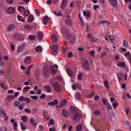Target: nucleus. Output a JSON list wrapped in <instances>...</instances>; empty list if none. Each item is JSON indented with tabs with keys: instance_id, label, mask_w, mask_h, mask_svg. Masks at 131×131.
<instances>
[{
	"instance_id": "35",
	"label": "nucleus",
	"mask_w": 131,
	"mask_h": 131,
	"mask_svg": "<svg viewBox=\"0 0 131 131\" xmlns=\"http://www.w3.org/2000/svg\"><path fill=\"white\" fill-rule=\"evenodd\" d=\"M109 38L110 41L112 42L114 41L115 37L114 36H109Z\"/></svg>"
},
{
	"instance_id": "25",
	"label": "nucleus",
	"mask_w": 131,
	"mask_h": 131,
	"mask_svg": "<svg viewBox=\"0 0 131 131\" xmlns=\"http://www.w3.org/2000/svg\"><path fill=\"white\" fill-rule=\"evenodd\" d=\"M21 119L25 123L27 122L28 120L27 117L25 116H23L21 117Z\"/></svg>"
},
{
	"instance_id": "40",
	"label": "nucleus",
	"mask_w": 131,
	"mask_h": 131,
	"mask_svg": "<svg viewBox=\"0 0 131 131\" xmlns=\"http://www.w3.org/2000/svg\"><path fill=\"white\" fill-rule=\"evenodd\" d=\"M30 88L29 86H28L27 87H24L23 90V92H27V91Z\"/></svg>"
},
{
	"instance_id": "52",
	"label": "nucleus",
	"mask_w": 131,
	"mask_h": 131,
	"mask_svg": "<svg viewBox=\"0 0 131 131\" xmlns=\"http://www.w3.org/2000/svg\"><path fill=\"white\" fill-rule=\"evenodd\" d=\"M31 97L33 99L36 100L38 99V96L37 95H34L31 96Z\"/></svg>"
},
{
	"instance_id": "24",
	"label": "nucleus",
	"mask_w": 131,
	"mask_h": 131,
	"mask_svg": "<svg viewBox=\"0 0 131 131\" xmlns=\"http://www.w3.org/2000/svg\"><path fill=\"white\" fill-rule=\"evenodd\" d=\"M18 10L19 12H23L25 10V8L22 6H19L17 7Z\"/></svg>"
},
{
	"instance_id": "50",
	"label": "nucleus",
	"mask_w": 131,
	"mask_h": 131,
	"mask_svg": "<svg viewBox=\"0 0 131 131\" xmlns=\"http://www.w3.org/2000/svg\"><path fill=\"white\" fill-rule=\"evenodd\" d=\"M82 75V74L81 73H80L78 74V78L79 80H81Z\"/></svg>"
},
{
	"instance_id": "46",
	"label": "nucleus",
	"mask_w": 131,
	"mask_h": 131,
	"mask_svg": "<svg viewBox=\"0 0 131 131\" xmlns=\"http://www.w3.org/2000/svg\"><path fill=\"white\" fill-rule=\"evenodd\" d=\"M104 84L106 88L107 89L109 88V85L108 84V82L107 81H104Z\"/></svg>"
},
{
	"instance_id": "38",
	"label": "nucleus",
	"mask_w": 131,
	"mask_h": 131,
	"mask_svg": "<svg viewBox=\"0 0 131 131\" xmlns=\"http://www.w3.org/2000/svg\"><path fill=\"white\" fill-rule=\"evenodd\" d=\"M118 66L120 67H125V63L124 62H122L118 64Z\"/></svg>"
},
{
	"instance_id": "51",
	"label": "nucleus",
	"mask_w": 131,
	"mask_h": 131,
	"mask_svg": "<svg viewBox=\"0 0 131 131\" xmlns=\"http://www.w3.org/2000/svg\"><path fill=\"white\" fill-rule=\"evenodd\" d=\"M24 101H26V103L27 104L28 103H29L30 102V100L28 98L26 97L25 98L24 100Z\"/></svg>"
},
{
	"instance_id": "39",
	"label": "nucleus",
	"mask_w": 131,
	"mask_h": 131,
	"mask_svg": "<svg viewBox=\"0 0 131 131\" xmlns=\"http://www.w3.org/2000/svg\"><path fill=\"white\" fill-rule=\"evenodd\" d=\"M102 101L103 104L105 105H106L109 103L107 102V101L105 98H103L102 99Z\"/></svg>"
},
{
	"instance_id": "5",
	"label": "nucleus",
	"mask_w": 131,
	"mask_h": 131,
	"mask_svg": "<svg viewBox=\"0 0 131 131\" xmlns=\"http://www.w3.org/2000/svg\"><path fill=\"white\" fill-rule=\"evenodd\" d=\"M14 38L17 40L21 41L24 39V36L19 34H16L14 36Z\"/></svg>"
},
{
	"instance_id": "6",
	"label": "nucleus",
	"mask_w": 131,
	"mask_h": 131,
	"mask_svg": "<svg viewBox=\"0 0 131 131\" xmlns=\"http://www.w3.org/2000/svg\"><path fill=\"white\" fill-rule=\"evenodd\" d=\"M81 115L80 114L77 113L73 115L72 117H71V118L74 120H79L81 118Z\"/></svg>"
},
{
	"instance_id": "44",
	"label": "nucleus",
	"mask_w": 131,
	"mask_h": 131,
	"mask_svg": "<svg viewBox=\"0 0 131 131\" xmlns=\"http://www.w3.org/2000/svg\"><path fill=\"white\" fill-rule=\"evenodd\" d=\"M95 54V51L93 50L90 52V54L91 57H93Z\"/></svg>"
},
{
	"instance_id": "20",
	"label": "nucleus",
	"mask_w": 131,
	"mask_h": 131,
	"mask_svg": "<svg viewBox=\"0 0 131 131\" xmlns=\"http://www.w3.org/2000/svg\"><path fill=\"white\" fill-rule=\"evenodd\" d=\"M66 71L69 76H71L73 75V73L69 68H67Z\"/></svg>"
},
{
	"instance_id": "15",
	"label": "nucleus",
	"mask_w": 131,
	"mask_h": 131,
	"mask_svg": "<svg viewBox=\"0 0 131 131\" xmlns=\"http://www.w3.org/2000/svg\"><path fill=\"white\" fill-rule=\"evenodd\" d=\"M51 41L54 43L57 40L56 37L54 35H52L51 36Z\"/></svg>"
},
{
	"instance_id": "61",
	"label": "nucleus",
	"mask_w": 131,
	"mask_h": 131,
	"mask_svg": "<svg viewBox=\"0 0 131 131\" xmlns=\"http://www.w3.org/2000/svg\"><path fill=\"white\" fill-rule=\"evenodd\" d=\"M14 96L12 95H9L7 97V99L10 98L11 99H13L14 98Z\"/></svg>"
},
{
	"instance_id": "42",
	"label": "nucleus",
	"mask_w": 131,
	"mask_h": 131,
	"mask_svg": "<svg viewBox=\"0 0 131 131\" xmlns=\"http://www.w3.org/2000/svg\"><path fill=\"white\" fill-rule=\"evenodd\" d=\"M91 40H90V41L92 42L94 41H97V40L96 38L94 37L93 36L91 37Z\"/></svg>"
},
{
	"instance_id": "1",
	"label": "nucleus",
	"mask_w": 131,
	"mask_h": 131,
	"mask_svg": "<svg viewBox=\"0 0 131 131\" xmlns=\"http://www.w3.org/2000/svg\"><path fill=\"white\" fill-rule=\"evenodd\" d=\"M58 68V66L56 65H53L50 68L48 65L45 66L43 69V75L45 77L47 78L49 77V72L53 76H54L57 73Z\"/></svg>"
},
{
	"instance_id": "26",
	"label": "nucleus",
	"mask_w": 131,
	"mask_h": 131,
	"mask_svg": "<svg viewBox=\"0 0 131 131\" xmlns=\"http://www.w3.org/2000/svg\"><path fill=\"white\" fill-rule=\"evenodd\" d=\"M33 18L32 16L30 15L27 18L28 21L30 23L32 22L33 20Z\"/></svg>"
},
{
	"instance_id": "10",
	"label": "nucleus",
	"mask_w": 131,
	"mask_h": 131,
	"mask_svg": "<svg viewBox=\"0 0 131 131\" xmlns=\"http://www.w3.org/2000/svg\"><path fill=\"white\" fill-rule=\"evenodd\" d=\"M65 22L66 24L68 26H71L72 21L70 18H68L65 20Z\"/></svg>"
},
{
	"instance_id": "21",
	"label": "nucleus",
	"mask_w": 131,
	"mask_h": 131,
	"mask_svg": "<svg viewBox=\"0 0 131 131\" xmlns=\"http://www.w3.org/2000/svg\"><path fill=\"white\" fill-rule=\"evenodd\" d=\"M40 75V72L38 69L36 70L35 74V77L37 80H38Z\"/></svg>"
},
{
	"instance_id": "13",
	"label": "nucleus",
	"mask_w": 131,
	"mask_h": 131,
	"mask_svg": "<svg viewBox=\"0 0 131 131\" xmlns=\"http://www.w3.org/2000/svg\"><path fill=\"white\" fill-rule=\"evenodd\" d=\"M109 2L113 6H116L117 5V0H109Z\"/></svg>"
},
{
	"instance_id": "16",
	"label": "nucleus",
	"mask_w": 131,
	"mask_h": 131,
	"mask_svg": "<svg viewBox=\"0 0 131 131\" xmlns=\"http://www.w3.org/2000/svg\"><path fill=\"white\" fill-rule=\"evenodd\" d=\"M48 21V17L46 16H45L43 19V23L45 25H46L47 24V22Z\"/></svg>"
},
{
	"instance_id": "14",
	"label": "nucleus",
	"mask_w": 131,
	"mask_h": 131,
	"mask_svg": "<svg viewBox=\"0 0 131 131\" xmlns=\"http://www.w3.org/2000/svg\"><path fill=\"white\" fill-rule=\"evenodd\" d=\"M67 103V101L66 100L63 99L61 101L60 103V107L61 108H62Z\"/></svg>"
},
{
	"instance_id": "11",
	"label": "nucleus",
	"mask_w": 131,
	"mask_h": 131,
	"mask_svg": "<svg viewBox=\"0 0 131 131\" xmlns=\"http://www.w3.org/2000/svg\"><path fill=\"white\" fill-rule=\"evenodd\" d=\"M62 114L64 117L67 118L68 117L69 113L68 111L64 109L62 110Z\"/></svg>"
},
{
	"instance_id": "22",
	"label": "nucleus",
	"mask_w": 131,
	"mask_h": 131,
	"mask_svg": "<svg viewBox=\"0 0 131 131\" xmlns=\"http://www.w3.org/2000/svg\"><path fill=\"white\" fill-rule=\"evenodd\" d=\"M31 61L30 58L29 57H27L26 58V59L25 60L24 62L26 63H29Z\"/></svg>"
},
{
	"instance_id": "23",
	"label": "nucleus",
	"mask_w": 131,
	"mask_h": 131,
	"mask_svg": "<svg viewBox=\"0 0 131 131\" xmlns=\"http://www.w3.org/2000/svg\"><path fill=\"white\" fill-rule=\"evenodd\" d=\"M36 51L38 53H40L42 52V48L41 47L38 46L35 49Z\"/></svg>"
},
{
	"instance_id": "55",
	"label": "nucleus",
	"mask_w": 131,
	"mask_h": 131,
	"mask_svg": "<svg viewBox=\"0 0 131 131\" xmlns=\"http://www.w3.org/2000/svg\"><path fill=\"white\" fill-rule=\"evenodd\" d=\"M101 112L100 111L97 110L95 112V114L96 115H97L100 114Z\"/></svg>"
},
{
	"instance_id": "47",
	"label": "nucleus",
	"mask_w": 131,
	"mask_h": 131,
	"mask_svg": "<svg viewBox=\"0 0 131 131\" xmlns=\"http://www.w3.org/2000/svg\"><path fill=\"white\" fill-rule=\"evenodd\" d=\"M81 1H77L76 2V4L77 7H79L81 5Z\"/></svg>"
},
{
	"instance_id": "18",
	"label": "nucleus",
	"mask_w": 131,
	"mask_h": 131,
	"mask_svg": "<svg viewBox=\"0 0 131 131\" xmlns=\"http://www.w3.org/2000/svg\"><path fill=\"white\" fill-rule=\"evenodd\" d=\"M15 27L14 25L13 24H10L8 26L7 28V30L9 31L13 29Z\"/></svg>"
},
{
	"instance_id": "58",
	"label": "nucleus",
	"mask_w": 131,
	"mask_h": 131,
	"mask_svg": "<svg viewBox=\"0 0 131 131\" xmlns=\"http://www.w3.org/2000/svg\"><path fill=\"white\" fill-rule=\"evenodd\" d=\"M54 105H57L58 104V101L57 100L55 99L52 102Z\"/></svg>"
},
{
	"instance_id": "57",
	"label": "nucleus",
	"mask_w": 131,
	"mask_h": 131,
	"mask_svg": "<svg viewBox=\"0 0 131 131\" xmlns=\"http://www.w3.org/2000/svg\"><path fill=\"white\" fill-rule=\"evenodd\" d=\"M20 103L19 101H17L15 102L14 105L16 106L17 107Z\"/></svg>"
},
{
	"instance_id": "56",
	"label": "nucleus",
	"mask_w": 131,
	"mask_h": 131,
	"mask_svg": "<svg viewBox=\"0 0 131 131\" xmlns=\"http://www.w3.org/2000/svg\"><path fill=\"white\" fill-rule=\"evenodd\" d=\"M118 103H114L112 104V105L114 108H115L117 106Z\"/></svg>"
},
{
	"instance_id": "31",
	"label": "nucleus",
	"mask_w": 131,
	"mask_h": 131,
	"mask_svg": "<svg viewBox=\"0 0 131 131\" xmlns=\"http://www.w3.org/2000/svg\"><path fill=\"white\" fill-rule=\"evenodd\" d=\"M36 38V36L34 35H30L29 37V39L32 41L35 40Z\"/></svg>"
},
{
	"instance_id": "36",
	"label": "nucleus",
	"mask_w": 131,
	"mask_h": 131,
	"mask_svg": "<svg viewBox=\"0 0 131 131\" xmlns=\"http://www.w3.org/2000/svg\"><path fill=\"white\" fill-rule=\"evenodd\" d=\"M0 131H7L6 127L4 126L1 127L0 128Z\"/></svg>"
},
{
	"instance_id": "33",
	"label": "nucleus",
	"mask_w": 131,
	"mask_h": 131,
	"mask_svg": "<svg viewBox=\"0 0 131 131\" xmlns=\"http://www.w3.org/2000/svg\"><path fill=\"white\" fill-rule=\"evenodd\" d=\"M17 18L18 19L19 21H21L23 22L24 21V19L20 15H18L17 16Z\"/></svg>"
},
{
	"instance_id": "48",
	"label": "nucleus",
	"mask_w": 131,
	"mask_h": 131,
	"mask_svg": "<svg viewBox=\"0 0 131 131\" xmlns=\"http://www.w3.org/2000/svg\"><path fill=\"white\" fill-rule=\"evenodd\" d=\"M54 13L57 16H61L62 12V11H60L58 13H57L56 12H54Z\"/></svg>"
},
{
	"instance_id": "8",
	"label": "nucleus",
	"mask_w": 131,
	"mask_h": 131,
	"mask_svg": "<svg viewBox=\"0 0 131 131\" xmlns=\"http://www.w3.org/2000/svg\"><path fill=\"white\" fill-rule=\"evenodd\" d=\"M67 1L64 0H62L60 6V8L62 10L65 8L66 5Z\"/></svg>"
},
{
	"instance_id": "27",
	"label": "nucleus",
	"mask_w": 131,
	"mask_h": 131,
	"mask_svg": "<svg viewBox=\"0 0 131 131\" xmlns=\"http://www.w3.org/2000/svg\"><path fill=\"white\" fill-rule=\"evenodd\" d=\"M20 124L21 129L23 130H25L26 128V125L25 124L21 122L20 123Z\"/></svg>"
},
{
	"instance_id": "19",
	"label": "nucleus",
	"mask_w": 131,
	"mask_h": 131,
	"mask_svg": "<svg viewBox=\"0 0 131 131\" xmlns=\"http://www.w3.org/2000/svg\"><path fill=\"white\" fill-rule=\"evenodd\" d=\"M43 36V34L42 32H39L38 34V38L40 41L41 40Z\"/></svg>"
},
{
	"instance_id": "63",
	"label": "nucleus",
	"mask_w": 131,
	"mask_h": 131,
	"mask_svg": "<svg viewBox=\"0 0 131 131\" xmlns=\"http://www.w3.org/2000/svg\"><path fill=\"white\" fill-rule=\"evenodd\" d=\"M10 48L12 50H14V46L11 43L10 45Z\"/></svg>"
},
{
	"instance_id": "4",
	"label": "nucleus",
	"mask_w": 131,
	"mask_h": 131,
	"mask_svg": "<svg viewBox=\"0 0 131 131\" xmlns=\"http://www.w3.org/2000/svg\"><path fill=\"white\" fill-rule=\"evenodd\" d=\"M53 87L55 90L58 92L61 91V88L60 85L57 82L54 83L53 84Z\"/></svg>"
},
{
	"instance_id": "12",
	"label": "nucleus",
	"mask_w": 131,
	"mask_h": 131,
	"mask_svg": "<svg viewBox=\"0 0 131 131\" xmlns=\"http://www.w3.org/2000/svg\"><path fill=\"white\" fill-rule=\"evenodd\" d=\"M30 123L33 126H37V123L36 121L33 118H31L29 121Z\"/></svg>"
},
{
	"instance_id": "3",
	"label": "nucleus",
	"mask_w": 131,
	"mask_h": 131,
	"mask_svg": "<svg viewBox=\"0 0 131 131\" xmlns=\"http://www.w3.org/2000/svg\"><path fill=\"white\" fill-rule=\"evenodd\" d=\"M62 33L64 37L68 38L70 36L68 30L66 28L62 29Z\"/></svg>"
},
{
	"instance_id": "59",
	"label": "nucleus",
	"mask_w": 131,
	"mask_h": 131,
	"mask_svg": "<svg viewBox=\"0 0 131 131\" xmlns=\"http://www.w3.org/2000/svg\"><path fill=\"white\" fill-rule=\"evenodd\" d=\"M46 96V95L44 94H42L39 97L41 99H43Z\"/></svg>"
},
{
	"instance_id": "28",
	"label": "nucleus",
	"mask_w": 131,
	"mask_h": 131,
	"mask_svg": "<svg viewBox=\"0 0 131 131\" xmlns=\"http://www.w3.org/2000/svg\"><path fill=\"white\" fill-rule=\"evenodd\" d=\"M58 46L57 45H54L52 47V49L53 52H56L58 49Z\"/></svg>"
},
{
	"instance_id": "54",
	"label": "nucleus",
	"mask_w": 131,
	"mask_h": 131,
	"mask_svg": "<svg viewBox=\"0 0 131 131\" xmlns=\"http://www.w3.org/2000/svg\"><path fill=\"white\" fill-rule=\"evenodd\" d=\"M0 86L3 89H5V87L4 86V84L2 82H1L0 83Z\"/></svg>"
},
{
	"instance_id": "53",
	"label": "nucleus",
	"mask_w": 131,
	"mask_h": 131,
	"mask_svg": "<svg viewBox=\"0 0 131 131\" xmlns=\"http://www.w3.org/2000/svg\"><path fill=\"white\" fill-rule=\"evenodd\" d=\"M106 105H107V107L108 109L111 110L112 109V106L109 103H108Z\"/></svg>"
},
{
	"instance_id": "7",
	"label": "nucleus",
	"mask_w": 131,
	"mask_h": 131,
	"mask_svg": "<svg viewBox=\"0 0 131 131\" xmlns=\"http://www.w3.org/2000/svg\"><path fill=\"white\" fill-rule=\"evenodd\" d=\"M15 11V8L11 6H10L8 7L7 9V13L9 14H14Z\"/></svg>"
},
{
	"instance_id": "29",
	"label": "nucleus",
	"mask_w": 131,
	"mask_h": 131,
	"mask_svg": "<svg viewBox=\"0 0 131 131\" xmlns=\"http://www.w3.org/2000/svg\"><path fill=\"white\" fill-rule=\"evenodd\" d=\"M123 46L126 48L128 46V43L125 40H124L123 41Z\"/></svg>"
},
{
	"instance_id": "30",
	"label": "nucleus",
	"mask_w": 131,
	"mask_h": 131,
	"mask_svg": "<svg viewBox=\"0 0 131 131\" xmlns=\"http://www.w3.org/2000/svg\"><path fill=\"white\" fill-rule=\"evenodd\" d=\"M2 113V118H3V116H4L5 117H4V119L5 120V121H7V119L8 117L6 115L5 111H3Z\"/></svg>"
},
{
	"instance_id": "17",
	"label": "nucleus",
	"mask_w": 131,
	"mask_h": 131,
	"mask_svg": "<svg viewBox=\"0 0 131 131\" xmlns=\"http://www.w3.org/2000/svg\"><path fill=\"white\" fill-rule=\"evenodd\" d=\"M82 128V126L81 124H80L76 126V129L77 131H81Z\"/></svg>"
},
{
	"instance_id": "32",
	"label": "nucleus",
	"mask_w": 131,
	"mask_h": 131,
	"mask_svg": "<svg viewBox=\"0 0 131 131\" xmlns=\"http://www.w3.org/2000/svg\"><path fill=\"white\" fill-rule=\"evenodd\" d=\"M75 98L77 100H80L81 99L80 94L78 92L76 93L75 94Z\"/></svg>"
},
{
	"instance_id": "45",
	"label": "nucleus",
	"mask_w": 131,
	"mask_h": 131,
	"mask_svg": "<svg viewBox=\"0 0 131 131\" xmlns=\"http://www.w3.org/2000/svg\"><path fill=\"white\" fill-rule=\"evenodd\" d=\"M13 125L14 126V130H16V128L17 127V122H15L13 123Z\"/></svg>"
},
{
	"instance_id": "9",
	"label": "nucleus",
	"mask_w": 131,
	"mask_h": 131,
	"mask_svg": "<svg viewBox=\"0 0 131 131\" xmlns=\"http://www.w3.org/2000/svg\"><path fill=\"white\" fill-rule=\"evenodd\" d=\"M25 47V44L24 43L19 46L17 49V52L20 53L23 50Z\"/></svg>"
},
{
	"instance_id": "43",
	"label": "nucleus",
	"mask_w": 131,
	"mask_h": 131,
	"mask_svg": "<svg viewBox=\"0 0 131 131\" xmlns=\"http://www.w3.org/2000/svg\"><path fill=\"white\" fill-rule=\"evenodd\" d=\"M30 12L28 10H25L24 12V15L25 16H27L29 14Z\"/></svg>"
},
{
	"instance_id": "2",
	"label": "nucleus",
	"mask_w": 131,
	"mask_h": 131,
	"mask_svg": "<svg viewBox=\"0 0 131 131\" xmlns=\"http://www.w3.org/2000/svg\"><path fill=\"white\" fill-rule=\"evenodd\" d=\"M82 64V67L85 71H88L90 70V67L89 65L88 61L87 60L84 62L83 64Z\"/></svg>"
},
{
	"instance_id": "41",
	"label": "nucleus",
	"mask_w": 131,
	"mask_h": 131,
	"mask_svg": "<svg viewBox=\"0 0 131 131\" xmlns=\"http://www.w3.org/2000/svg\"><path fill=\"white\" fill-rule=\"evenodd\" d=\"M25 28L27 30H30L31 29V26L28 25H26L24 26Z\"/></svg>"
},
{
	"instance_id": "60",
	"label": "nucleus",
	"mask_w": 131,
	"mask_h": 131,
	"mask_svg": "<svg viewBox=\"0 0 131 131\" xmlns=\"http://www.w3.org/2000/svg\"><path fill=\"white\" fill-rule=\"evenodd\" d=\"M107 52L106 51H105L104 52H102L101 54V57H102L104 56H105L106 55Z\"/></svg>"
},
{
	"instance_id": "62",
	"label": "nucleus",
	"mask_w": 131,
	"mask_h": 131,
	"mask_svg": "<svg viewBox=\"0 0 131 131\" xmlns=\"http://www.w3.org/2000/svg\"><path fill=\"white\" fill-rule=\"evenodd\" d=\"M54 123V120L52 119H51L49 123L50 125H53Z\"/></svg>"
},
{
	"instance_id": "37",
	"label": "nucleus",
	"mask_w": 131,
	"mask_h": 131,
	"mask_svg": "<svg viewBox=\"0 0 131 131\" xmlns=\"http://www.w3.org/2000/svg\"><path fill=\"white\" fill-rule=\"evenodd\" d=\"M44 88L47 92H51V90L49 85L45 86Z\"/></svg>"
},
{
	"instance_id": "34",
	"label": "nucleus",
	"mask_w": 131,
	"mask_h": 131,
	"mask_svg": "<svg viewBox=\"0 0 131 131\" xmlns=\"http://www.w3.org/2000/svg\"><path fill=\"white\" fill-rule=\"evenodd\" d=\"M4 65V62L3 61L2 58L0 57V66L2 67H3Z\"/></svg>"
},
{
	"instance_id": "49",
	"label": "nucleus",
	"mask_w": 131,
	"mask_h": 131,
	"mask_svg": "<svg viewBox=\"0 0 131 131\" xmlns=\"http://www.w3.org/2000/svg\"><path fill=\"white\" fill-rule=\"evenodd\" d=\"M25 98L23 96H21L20 97H19L18 98V100L20 101H23L24 100Z\"/></svg>"
},
{
	"instance_id": "64",
	"label": "nucleus",
	"mask_w": 131,
	"mask_h": 131,
	"mask_svg": "<svg viewBox=\"0 0 131 131\" xmlns=\"http://www.w3.org/2000/svg\"><path fill=\"white\" fill-rule=\"evenodd\" d=\"M48 104L49 105L51 106H54V104L52 102L48 103Z\"/></svg>"
}]
</instances>
